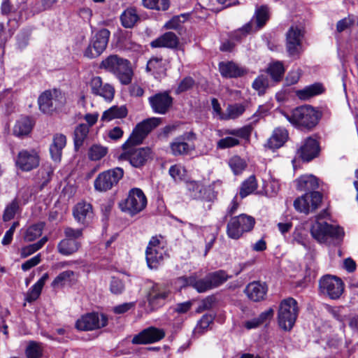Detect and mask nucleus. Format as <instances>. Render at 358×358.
I'll return each instance as SVG.
<instances>
[{"mask_svg": "<svg viewBox=\"0 0 358 358\" xmlns=\"http://www.w3.org/2000/svg\"><path fill=\"white\" fill-rule=\"evenodd\" d=\"M74 218L80 223L87 224L93 217L92 206L86 201L78 202L73 208Z\"/></svg>", "mask_w": 358, "mask_h": 358, "instance_id": "obj_26", "label": "nucleus"}, {"mask_svg": "<svg viewBox=\"0 0 358 358\" xmlns=\"http://www.w3.org/2000/svg\"><path fill=\"white\" fill-rule=\"evenodd\" d=\"M53 173L52 168L49 166H43L38 171V178L41 181V187L46 185L51 180Z\"/></svg>", "mask_w": 358, "mask_h": 358, "instance_id": "obj_56", "label": "nucleus"}, {"mask_svg": "<svg viewBox=\"0 0 358 358\" xmlns=\"http://www.w3.org/2000/svg\"><path fill=\"white\" fill-rule=\"evenodd\" d=\"M252 129L250 126H245L240 129L227 130L225 134H230L244 139L249 138Z\"/></svg>", "mask_w": 358, "mask_h": 358, "instance_id": "obj_59", "label": "nucleus"}, {"mask_svg": "<svg viewBox=\"0 0 358 358\" xmlns=\"http://www.w3.org/2000/svg\"><path fill=\"white\" fill-rule=\"evenodd\" d=\"M145 7L150 9L166 10L169 6V0H143Z\"/></svg>", "mask_w": 358, "mask_h": 358, "instance_id": "obj_57", "label": "nucleus"}, {"mask_svg": "<svg viewBox=\"0 0 358 358\" xmlns=\"http://www.w3.org/2000/svg\"><path fill=\"white\" fill-rule=\"evenodd\" d=\"M269 19V9L266 6L257 7L253 18L238 32L244 34L256 31L262 28Z\"/></svg>", "mask_w": 358, "mask_h": 358, "instance_id": "obj_17", "label": "nucleus"}, {"mask_svg": "<svg viewBox=\"0 0 358 358\" xmlns=\"http://www.w3.org/2000/svg\"><path fill=\"white\" fill-rule=\"evenodd\" d=\"M280 189V184L277 180H271L264 186L265 194L268 197L275 196Z\"/></svg>", "mask_w": 358, "mask_h": 358, "instance_id": "obj_61", "label": "nucleus"}, {"mask_svg": "<svg viewBox=\"0 0 358 358\" xmlns=\"http://www.w3.org/2000/svg\"><path fill=\"white\" fill-rule=\"evenodd\" d=\"M245 110V108L242 104L236 103L229 105L226 110L224 115L221 116V120L236 119L240 117Z\"/></svg>", "mask_w": 358, "mask_h": 358, "instance_id": "obj_48", "label": "nucleus"}, {"mask_svg": "<svg viewBox=\"0 0 358 358\" xmlns=\"http://www.w3.org/2000/svg\"><path fill=\"white\" fill-rule=\"evenodd\" d=\"M66 136L62 134H56L53 136L52 143L50 146V153L54 161H60L62 150L66 146Z\"/></svg>", "mask_w": 358, "mask_h": 358, "instance_id": "obj_32", "label": "nucleus"}, {"mask_svg": "<svg viewBox=\"0 0 358 358\" xmlns=\"http://www.w3.org/2000/svg\"><path fill=\"white\" fill-rule=\"evenodd\" d=\"M229 165L234 174L241 173L246 167L245 162L238 156H234L229 160Z\"/></svg>", "mask_w": 358, "mask_h": 358, "instance_id": "obj_55", "label": "nucleus"}, {"mask_svg": "<svg viewBox=\"0 0 358 358\" xmlns=\"http://www.w3.org/2000/svg\"><path fill=\"white\" fill-rule=\"evenodd\" d=\"M40 110L45 114H52L61 109L66 103V97L62 92L57 89L44 91L38 99Z\"/></svg>", "mask_w": 358, "mask_h": 358, "instance_id": "obj_5", "label": "nucleus"}, {"mask_svg": "<svg viewBox=\"0 0 358 358\" xmlns=\"http://www.w3.org/2000/svg\"><path fill=\"white\" fill-rule=\"evenodd\" d=\"M48 238L47 236H43L38 242L23 247L20 251V257L22 258H26L28 256L31 255L32 254L42 248L45 243L48 241Z\"/></svg>", "mask_w": 358, "mask_h": 358, "instance_id": "obj_47", "label": "nucleus"}, {"mask_svg": "<svg viewBox=\"0 0 358 358\" xmlns=\"http://www.w3.org/2000/svg\"><path fill=\"white\" fill-rule=\"evenodd\" d=\"M207 275L212 289L220 286L229 278L227 273L222 270L210 273Z\"/></svg>", "mask_w": 358, "mask_h": 358, "instance_id": "obj_46", "label": "nucleus"}, {"mask_svg": "<svg viewBox=\"0 0 358 358\" xmlns=\"http://www.w3.org/2000/svg\"><path fill=\"white\" fill-rule=\"evenodd\" d=\"M146 69L155 76H160L166 71V62L162 57H152L148 61Z\"/></svg>", "mask_w": 358, "mask_h": 358, "instance_id": "obj_41", "label": "nucleus"}, {"mask_svg": "<svg viewBox=\"0 0 358 358\" xmlns=\"http://www.w3.org/2000/svg\"><path fill=\"white\" fill-rule=\"evenodd\" d=\"M187 188L190 196L195 199L211 201L215 194L210 187H204L199 182L190 181L187 183Z\"/></svg>", "mask_w": 358, "mask_h": 358, "instance_id": "obj_23", "label": "nucleus"}, {"mask_svg": "<svg viewBox=\"0 0 358 358\" xmlns=\"http://www.w3.org/2000/svg\"><path fill=\"white\" fill-rule=\"evenodd\" d=\"M320 289L331 299H337L343 292L344 284L337 277L326 275L320 280Z\"/></svg>", "mask_w": 358, "mask_h": 358, "instance_id": "obj_15", "label": "nucleus"}, {"mask_svg": "<svg viewBox=\"0 0 358 358\" xmlns=\"http://www.w3.org/2000/svg\"><path fill=\"white\" fill-rule=\"evenodd\" d=\"M100 68L114 74L123 85L131 82L133 71L130 62L127 59L111 55L101 62Z\"/></svg>", "mask_w": 358, "mask_h": 358, "instance_id": "obj_2", "label": "nucleus"}, {"mask_svg": "<svg viewBox=\"0 0 358 358\" xmlns=\"http://www.w3.org/2000/svg\"><path fill=\"white\" fill-rule=\"evenodd\" d=\"M124 170L120 167H115L100 173L94 181L96 191L103 192L110 190L116 187L124 176Z\"/></svg>", "mask_w": 358, "mask_h": 358, "instance_id": "obj_8", "label": "nucleus"}, {"mask_svg": "<svg viewBox=\"0 0 358 358\" xmlns=\"http://www.w3.org/2000/svg\"><path fill=\"white\" fill-rule=\"evenodd\" d=\"M169 255L164 243L157 236L150 240L145 250V258L150 268H157Z\"/></svg>", "mask_w": 358, "mask_h": 358, "instance_id": "obj_7", "label": "nucleus"}, {"mask_svg": "<svg viewBox=\"0 0 358 358\" xmlns=\"http://www.w3.org/2000/svg\"><path fill=\"white\" fill-rule=\"evenodd\" d=\"M80 246V243L76 240L64 238L58 243L57 250L62 255L69 256L77 252Z\"/></svg>", "mask_w": 358, "mask_h": 358, "instance_id": "obj_33", "label": "nucleus"}, {"mask_svg": "<svg viewBox=\"0 0 358 358\" xmlns=\"http://www.w3.org/2000/svg\"><path fill=\"white\" fill-rule=\"evenodd\" d=\"M320 152L317 141L313 137H308L301 143L297 150V155L303 161L310 162L316 157Z\"/></svg>", "mask_w": 358, "mask_h": 358, "instance_id": "obj_22", "label": "nucleus"}, {"mask_svg": "<svg viewBox=\"0 0 358 358\" xmlns=\"http://www.w3.org/2000/svg\"><path fill=\"white\" fill-rule=\"evenodd\" d=\"M284 116L292 124L307 129L314 127L319 120L317 111L310 106L298 107Z\"/></svg>", "mask_w": 358, "mask_h": 358, "instance_id": "obj_3", "label": "nucleus"}, {"mask_svg": "<svg viewBox=\"0 0 358 358\" xmlns=\"http://www.w3.org/2000/svg\"><path fill=\"white\" fill-rule=\"evenodd\" d=\"M322 196L319 192L306 193L294 201L296 210L308 214L317 209L322 201Z\"/></svg>", "mask_w": 358, "mask_h": 358, "instance_id": "obj_13", "label": "nucleus"}, {"mask_svg": "<svg viewBox=\"0 0 358 358\" xmlns=\"http://www.w3.org/2000/svg\"><path fill=\"white\" fill-rule=\"evenodd\" d=\"M324 92V87L320 83H315L296 91V96L301 100L308 99L319 95Z\"/></svg>", "mask_w": 358, "mask_h": 358, "instance_id": "obj_35", "label": "nucleus"}, {"mask_svg": "<svg viewBox=\"0 0 358 358\" xmlns=\"http://www.w3.org/2000/svg\"><path fill=\"white\" fill-rule=\"evenodd\" d=\"M31 129V119L28 117H23L16 122L13 128V134L16 136H23L29 134Z\"/></svg>", "mask_w": 358, "mask_h": 358, "instance_id": "obj_38", "label": "nucleus"}, {"mask_svg": "<svg viewBox=\"0 0 358 358\" xmlns=\"http://www.w3.org/2000/svg\"><path fill=\"white\" fill-rule=\"evenodd\" d=\"M127 115V110L125 106H112L105 110L101 116V120L109 122L113 119L122 118Z\"/></svg>", "mask_w": 358, "mask_h": 358, "instance_id": "obj_37", "label": "nucleus"}, {"mask_svg": "<svg viewBox=\"0 0 358 358\" xmlns=\"http://www.w3.org/2000/svg\"><path fill=\"white\" fill-rule=\"evenodd\" d=\"M107 153V147L99 144H94L89 149L88 157L92 161H98L104 157Z\"/></svg>", "mask_w": 358, "mask_h": 358, "instance_id": "obj_49", "label": "nucleus"}, {"mask_svg": "<svg viewBox=\"0 0 358 358\" xmlns=\"http://www.w3.org/2000/svg\"><path fill=\"white\" fill-rule=\"evenodd\" d=\"M219 70L221 75L225 78H237L246 73V70L233 62H220Z\"/></svg>", "mask_w": 358, "mask_h": 358, "instance_id": "obj_29", "label": "nucleus"}, {"mask_svg": "<svg viewBox=\"0 0 358 358\" xmlns=\"http://www.w3.org/2000/svg\"><path fill=\"white\" fill-rule=\"evenodd\" d=\"M48 278V274L47 273H44L43 276L34 285L31 287L27 293L26 301L28 302H32L36 301L39 297L42 289Z\"/></svg>", "mask_w": 358, "mask_h": 358, "instance_id": "obj_34", "label": "nucleus"}, {"mask_svg": "<svg viewBox=\"0 0 358 358\" xmlns=\"http://www.w3.org/2000/svg\"><path fill=\"white\" fill-rule=\"evenodd\" d=\"M288 139V131L282 127L275 128L264 145L266 148L275 150L281 148Z\"/></svg>", "mask_w": 358, "mask_h": 358, "instance_id": "obj_25", "label": "nucleus"}, {"mask_svg": "<svg viewBox=\"0 0 358 358\" xmlns=\"http://www.w3.org/2000/svg\"><path fill=\"white\" fill-rule=\"evenodd\" d=\"M40 164L38 152L35 149H24L19 152L15 164L22 171H31Z\"/></svg>", "mask_w": 358, "mask_h": 358, "instance_id": "obj_14", "label": "nucleus"}, {"mask_svg": "<svg viewBox=\"0 0 358 358\" xmlns=\"http://www.w3.org/2000/svg\"><path fill=\"white\" fill-rule=\"evenodd\" d=\"M178 281L181 282L184 285L192 286L199 292H205L212 289L208 279V275L200 280H197L196 275H191L188 278L181 277L178 279Z\"/></svg>", "mask_w": 358, "mask_h": 358, "instance_id": "obj_31", "label": "nucleus"}, {"mask_svg": "<svg viewBox=\"0 0 358 358\" xmlns=\"http://www.w3.org/2000/svg\"><path fill=\"white\" fill-rule=\"evenodd\" d=\"M122 24L125 28H131L139 20V16L134 8H128L121 15Z\"/></svg>", "mask_w": 358, "mask_h": 358, "instance_id": "obj_40", "label": "nucleus"}, {"mask_svg": "<svg viewBox=\"0 0 358 358\" xmlns=\"http://www.w3.org/2000/svg\"><path fill=\"white\" fill-rule=\"evenodd\" d=\"M267 289L268 288L266 283L259 281H254L246 286L245 293L250 300L259 301L264 299Z\"/></svg>", "mask_w": 358, "mask_h": 358, "instance_id": "obj_27", "label": "nucleus"}, {"mask_svg": "<svg viewBox=\"0 0 358 358\" xmlns=\"http://www.w3.org/2000/svg\"><path fill=\"white\" fill-rule=\"evenodd\" d=\"M239 143L238 139L231 136H227L217 141V148L219 149L229 148L238 145Z\"/></svg>", "mask_w": 358, "mask_h": 358, "instance_id": "obj_62", "label": "nucleus"}, {"mask_svg": "<svg viewBox=\"0 0 358 358\" xmlns=\"http://www.w3.org/2000/svg\"><path fill=\"white\" fill-rule=\"evenodd\" d=\"M165 336V332L162 329L154 327H148L132 338L134 344H148L157 342Z\"/></svg>", "mask_w": 358, "mask_h": 358, "instance_id": "obj_21", "label": "nucleus"}, {"mask_svg": "<svg viewBox=\"0 0 358 358\" xmlns=\"http://www.w3.org/2000/svg\"><path fill=\"white\" fill-rule=\"evenodd\" d=\"M89 134V127L85 124H78L74 130V145L76 148L80 147Z\"/></svg>", "mask_w": 358, "mask_h": 358, "instance_id": "obj_44", "label": "nucleus"}, {"mask_svg": "<svg viewBox=\"0 0 358 358\" xmlns=\"http://www.w3.org/2000/svg\"><path fill=\"white\" fill-rule=\"evenodd\" d=\"M148 101L154 113L164 115L172 106L173 98L165 91L150 96Z\"/></svg>", "mask_w": 358, "mask_h": 358, "instance_id": "obj_19", "label": "nucleus"}, {"mask_svg": "<svg viewBox=\"0 0 358 358\" xmlns=\"http://www.w3.org/2000/svg\"><path fill=\"white\" fill-rule=\"evenodd\" d=\"M76 277L77 275L74 271L67 270L60 273L52 282L51 285L53 287L62 286L76 280Z\"/></svg>", "mask_w": 358, "mask_h": 358, "instance_id": "obj_43", "label": "nucleus"}, {"mask_svg": "<svg viewBox=\"0 0 358 358\" xmlns=\"http://www.w3.org/2000/svg\"><path fill=\"white\" fill-rule=\"evenodd\" d=\"M255 224L253 217L245 214L232 217L227 224V234L232 239H238L243 233L251 231Z\"/></svg>", "mask_w": 358, "mask_h": 358, "instance_id": "obj_9", "label": "nucleus"}, {"mask_svg": "<svg viewBox=\"0 0 358 358\" xmlns=\"http://www.w3.org/2000/svg\"><path fill=\"white\" fill-rule=\"evenodd\" d=\"M169 172L171 177L177 182L185 178L186 171L181 165L175 164L170 167Z\"/></svg>", "mask_w": 358, "mask_h": 358, "instance_id": "obj_58", "label": "nucleus"}, {"mask_svg": "<svg viewBox=\"0 0 358 358\" xmlns=\"http://www.w3.org/2000/svg\"><path fill=\"white\" fill-rule=\"evenodd\" d=\"M153 153L150 148L135 149L128 154V159L134 167L140 168L152 159Z\"/></svg>", "mask_w": 358, "mask_h": 358, "instance_id": "obj_24", "label": "nucleus"}, {"mask_svg": "<svg viewBox=\"0 0 358 358\" xmlns=\"http://www.w3.org/2000/svg\"><path fill=\"white\" fill-rule=\"evenodd\" d=\"M43 354V346L42 343L36 341H29L25 349L27 358H41Z\"/></svg>", "mask_w": 358, "mask_h": 358, "instance_id": "obj_45", "label": "nucleus"}, {"mask_svg": "<svg viewBox=\"0 0 358 358\" xmlns=\"http://www.w3.org/2000/svg\"><path fill=\"white\" fill-rule=\"evenodd\" d=\"M299 314L296 301L293 298L282 300L278 313L279 326L285 331H290L294 327Z\"/></svg>", "mask_w": 358, "mask_h": 358, "instance_id": "obj_4", "label": "nucleus"}, {"mask_svg": "<svg viewBox=\"0 0 358 358\" xmlns=\"http://www.w3.org/2000/svg\"><path fill=\"white\" fill-rule=\"evenodd\" d=\"M161 122V119L158 117H151L146 119L138 123L134 129L129 138L125 141L122 148L126 150L131 146L141 143L146 136Z\"/></svg>", "mask_w": 358, "mask_h": 358, "instance_id": "obj_6", "label": "nucleus"}, {"mask_svg": "<svg viewBox=\"0 0 358 358\" xmlns=\"http://www.w3.org/2000/svg\"><path fill=\"white\" fill-rule=\"evenodd\" d=\"M257 183L255 177L253 176H250L242 184L240 190V195L241 198H244L252 193L257 189Z\"/></svg>", "mask_w": 358, "mask_h": 358, "instance_id": "obj_50", "label": "nucleus"}, {"mask_svg": "<svg viewBox=\"0 0 358 358\" xmlns=\"http://www.w3.org/2000/svg\"><path fill=\"white\" fill-rule=\"evenodd\" d=\"M213 321V317L211 315L206 314L203 315L194 328V333L195 334H203L208 328Z\"/></svg>", "mask_w": 358, "mask_h": 358, "instance_id": "obj_53", "label": "nucleus"}, {"mask_svg": "<svg viewBox=\"0 0 358 358\" xmlns=\"http://www.w3.org/2000/svg\"><path fill=\"white\" fill-rule=\"evenodd\" d=\"M303 30L299 26H292L286 34V49L289 56L299 57L302 52Z\"/></svg>", "mask_w": 358, "mask_h": 358, "instance_id": "obj_12", "label": "nucleus"}, {"mask_svg": "<svg viewBox=\"0 0 358 358\" xmlns=\"http://www.w3.org/2000/svg\"><path fill=\"white\" fill-rule=\"evenodd\" d=\"M171 152L173 155H186L191 150L190 145L185 141V136L175 138L170 145Z\"/></svg>", "mask_w": 358, "mask_h": 358, "instance_id": "obj_39", "label": "nucleus"}, {"mask_svg": "<svg viewBox=\"0 0 358 358\" xmlns=\"http://www.w3.org/2000/svg\"><path fill=\"white\" fill-rule=\"evenodd\" d=\"M285 69L283 64L280 62L271 64L268 68V73L275 81H279L282 78Z\"/></svg>", "mask_w": 358, "mask_h": 358, "instance_id": "obj_51", "label": "nucleus"}, {"mask_svg": "<svg viewBox=\"0 0 358 358\" xmlns=\"http://www.w3.org/2000/svg\"><path fill=\"white\" fill-rule=\"evenodd\" d=\"M22 20V14L20 12L18 17H11L8 19L7 22L8 30L4 31V26L3 23H0V43H5L9 38L14 34L15 31L19 27V21Z\"/></svg>", "mask_w": 358, "mask_h": 358, "instance_id": "obj_30", "label": "nucleus"}, {"mask_svg": "<svg viewBox=\"0 0 358 358\" xmlns=\"http://www.w3.org/2000/svg\"><path fill=\"white\" fill-rule=\"evenodd\" d=\"M296 182L297 188L301 191L315 189L319 186L317 178L313 175L302 176L297 179Z\"/></svg>", "mask_w": 358, "mask_h": 358, "instance_id": "obj_36", "label": "nucleus"}, {"mask_svg": "<svg viewBox=\"0 0 358 358\" xmlns=\"http://www.w3.org/2000/svg\"><path fill=\"white\" fill-rule=\"evenodd\" d=\"M108 317L103 314L95 313L83 315L77 320L76 327L78 330L89 331L99 329L107 325Z\"/></svg>", "mask_w": 358, "mask_h": 358, "instance_id": "obj_16", "label": "nucleus"}, {"mask_svg": "<svg viewBox=\"0 0 358 358\" xmlns=\"http://www.w3.org/2000/svg\"><path fill=\"white\" fill-rule=\"evenodd\" d=\"M178 44V37L172 31L164 33L150 43L152 48H167L171 49L177 48Z\"/></svg>", "mask_w": 358, "mask_h": 358, "instance_id": "obj_28", "label": "nucleus"}, {"mask_svg": "<svg viewBox=\"0 0 358 358\" xmlns=\"http://www.w3.org/2000/svg\"><path fill=\"white\" fill-rule=\"evenodd\" d=\"M194 80L191 77H186L179 83L176 90V92L177 94H180L183 92H185L191 89L194 86Z\"/></svg>", "mask_w": 358, "mask_h": 358, "instance_id": "obj_63", "label": "nucleus"}, {"mask_svg": "<svg viewBox=\"0 0 358 358\" xmlns=\"http://www.w3.org/2000/svg\"><path fill=\"white\" fill-rule=\"evenodd\" d=\"M18 208V203L15 200L13 201L10 204H8L4 210L3 215V220L9 221L13 219L15 217Z\"/></svg>", "mask_w": 358, "mask_h": 358, "instance_id": "obj_60", "label": "nucleus"}, {"mask_svg": "<svg viewBox=\"0 0 358 358\" xmlns=\"http://www.w3.org/2000/svg\"><path fill=\"white\" fill-rule=\"evenodd\" d=\"M146 204L147 199L143 191L139 188H133L129 191L124 203L120 206L123 211L134 215L143 210Z\"/></svg>", "mask_w": 358, "mask_h": 358, "instance_id": "obj_11", "label": "nucleus"}, {"mask_svg": "<svg viewBox=\"0 0 358 358\" xmlns=\"http://www.w3.org/2000/svg\"><path fill=\"white\" fill-rule=\"evenodd\" d=\"M252 87L259 95L266 92L268 87V78L266 75L259 76L252 83Z\"/></svg>", "mask_w": 358, "mask_h": 358, "instance_id": "obj_52", "label": "nucleus"}, {"mask_svg": "<svg viewBox=\"0 0 358 358\" xmlns=\"http://www.w3.org/2000/svg\"><path fill=\"white\" fill-rule=\"evenodd\" d=\"M44 227L45 223L43 222L34 224L29 227L24 234V241L31 242L36 240L42 234Z\"/></svg>", "mask_w": 358, "mask_h": 358, "instance_id": "obj_42", "label": "nucleus"}, {"mask_svg": "<svg viewBox=\"0 0 358 358\" xmlns=\"http://www.w3.org/2000/svg\"><path fill=\"white\" fill-rule=\"evenodd\" d=\"M110 289L112 293L118 294L124 290V285L120 279L113 277L110 281Z\"/></svg>", "mask_w": 358, "mask_h": 358, "instance_id": "obj_64", "label": "nucleus"}, {"mask_svg": "<svg viewBox=\"0 0 358 358\" xmlns=\"http://www.w3.org/2000/svg\"><path fill=\"white\" fill-rule=\"evenodd\" d=\"M90 87L93 94L99 96L106 101H110L114 97V87L108 83H103L99 76H94L91 79Z\"/></svg>", "mask_w": 358, "mask_h": 358, "instance_id": "obj_20", "label": "nucleus"}, {"mask_svg": "<svg viewBox=\"0 0 358 358\" xmlns=\"http://www.w3.org/2000/svg\"><path fill=\"white\" fill-rule=\"evenodd\" d=\"M354 24L358 25V17L354 15H348L337 22L336 30L338 32H342Z\"/></svg>", "mask_w": 358, "mask_h": 358, "instance_id": "obj_54", "label": "nucleus"}, {"mask_svg": "<svg viewBox=\"0 0 358 358\" xmlns=\"http://www.w3.org/2000/svg\"><path fill=\"white\" fill-rule=\"evenodd\" d=\"M327 215L326 210L315 217L311 224L310 232L311 236L320 244L326 245H339L343 239V229L338 225L331 224L322 219Z\"/></svg>", "mask_w": 358, "mask_h": 358, "instance_id": "obj_1", "label": "nucleus"}, {"mask_svg": "<svg viewBox=\"0 0 358 358\" xmlns=\"http://www.w3.org/2000/svg\"><path fill=\"white\" fill-rule=\"evenodd\" d=\"M169 293V290L164 286L159 284L153 285L147 295L148 302L151 310L162 306L165 303Z\"/></svg>", "mask_w": 358, "mask_h": 358, "instance_id": "obj_18", "label": "nucleus"}, {"mask_svg": "<svg viewBox=\"0 0 358 358\" xmlns=\"http://www.w3.org/2000/svg\"><path fill=\"white\" fill-rule=\"evenodd\" d=\"M110 38L107 29L97 31L90 40L88 47L84 52L85 57L92 59L99 57L106 50Z\"/></svg>", "mask_w": 358, "mask_h": 358, "instance_id": "obj_10", "label": "nucleus"}]
</instances>
